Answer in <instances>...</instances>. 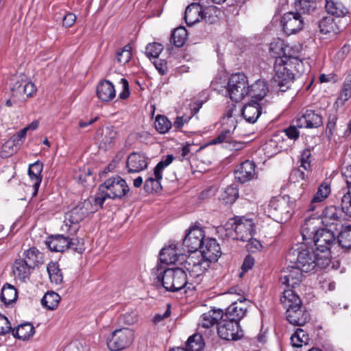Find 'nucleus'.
<instances>
[{
    "instance_id": "obj_1",
    "label": "nucleus",
    "mask_w": 351,
    "mask_h": 351,
    "mask_svg": "<svg viewBox=\"0 0 351 351\" xmlns=\"http://www.w3.org/2000/svg\"><path fill=\"white\" fill-rule=\"evenodd\" d=\"M152 274L157 279V282L162 283L163 287L168 291L176 292L182 289L195 288L188 281L187 274L183 268L165 269L161 264H158L152 269Z\"/></svg>"
},
{
    "instance_id": "obj_2",
    "label": "nucleus",
    "mask_w": 351,
    "mask_h": 351,
    "mask_svg": "<svg viewBox=\"0 0 351 351\" xmlns=\"http://www.w3.org/2000/svg\"><path fill=\"white\" fill-rule=\"evenodd\" d=\"M322 255L306 243H300L292 247L287 256V261L298 266L305 273L313 270L317 266L320 268L326 267L327 265L319 264Z\"/></svg>"
},
{
    "instance_id": "obj_3",
    "label": "nucleus",
    "mask_w": 351,
    "mask_h": 351,
    "mask_svg": "<svg viewBox=\"0 0 351 351\" xmlns=\"http://www.w3.org/2000/svg\"><path fill=\"white\" fill-rule=\"evenodd\" d=\"M99 193L94 197V202L101 208L106 199L121 200L129 193L130 188L126 181L121 176H116L106 180L99 188Z\"/></svg>"
},
{
    "instance_id": "obj_4",
    "label": "nucleus",
    "mask_w": 351,
    "mask_h": 351,
    "mask_svg": "<svg viewBox=\"0 0 351 351\" xmlns=\"http://www.w3.org/2000/svg\"><path fill=\"white\" fill-rule=\"evenodd\" d=\"M101 206L94 202V198H89L78 203L64 216V226L66 231L75 232L77 225L90 214L97 211Z\"/></svg>"
},
{
    "instance_id": "obj_5",
    "label": "nucleus",
    "mask_w": 351,
    "mask_h": 351,
    "mask_svg": "<svg viewBox=\"0 0 351 351\" xmlns=\"http://www.w3.org/2000/svg\"><path fill=\"white\" fill-rule=\"evenodd\" d=\"M316 251L322 253L319 264L328 265L330 262V247L335 243V234L331 229L322 228L316 231L313 239Z\"/></svg>"
},
{
    "instance_id": "obj_6",
    "label": "nucleus",
    "mask_w": 351,
    "mask_h": 351,
    "mask_svg": "<svg viewBox=\"0 0 351 351\" xmlns=\"http://www.w3.org/2000/svg\"><path fill=\"white\" fill-rule=\"evenodd\" d=\"M247 77L243 73H235L230 76L227 84L230 99L235 102L243 100L249 94Z\"/></svg>"
},
{
    "instance_id": "obj_7",
    "label": "nucleus",
    "mask_w": 351,
    "mask_h": 351,
    "mask_svg": "<svg viewBox=\"0 0 351 351\" xmlns=\"http://www.w3.org/2000/svg\"><path fill=\"white\" fill-rule=\"evenodd\" d=\"M135 337L134 331L129 328L117 329L112 332L108 341L111 351H119L130 347Z\"/></svg>"
},
{
    "instance_id": "obj_8",
    "label": "nucleus",
    "mask_w": 351,
    "mask_h": 351,
    "mask_svg": "<svg viewBox=\"0 0 351 351\" xmlns=\"http://www.w3.org/2000/svg\"><path fill=\"white\" fill-rule=\"evenodd\" d=\"M269 213L281 222L289 219L293 212V204L285 197L273 199L268 206Z\"/></svg>"
},
{
    "instance_id": "obj_9",
    "label": "nucleus",
    "mask_w": 351,
    "mask_h": 351,
    "mask_svg": "<svg viewBox=\"0 0 351 351\" xmlns=\"http://www.w3.org/2000/svg\"><path fill=\"white\" fill-rule=\"evenodd\" d=\"M208 5L207 3H202L201 0H199V2L192 3L189 5L184 12V19L186 24L189 26L193 25L200 21L203 18H205L206 21L213 23V21H210V17L207 19L206 14L208 12H206L205 10L216 11V7H210L208 8Z\"/></svg>"
},
{
    "instance_id": "obj_10",
    "label": "nucleus",
    "mask_w": 351,
    "mask_h": 351,
    "mask_svg": "<svg viewBox=\"0 0 351 351\" xmlns=\"http://www.w3.org/2000/svg\"><path fill=\"white\" fill-rule=\"evenodd\" d=\"M218 335L226 341H237L243 337L239 323L226 317L221 319L217 327Z\"/></svg>"
},
{
    "instance_id": "obj_11",
    "label": "nucleus",
    "mask_w": 351,
    "mask_h": 351,
    "mask_svg": "<svg viewBox=\"0 0 351 351\" xmlns=\"http://www.w3.org/2000/svg\"><path fill=\"white\" fill-rule=\"evenodd\" d=\"M184 261V268L192 278H199L210 266L199 253L191 254Z\"/></svg>"
},
{
    "instance_id": "obj_12",
    "label": "nucleus",
    "mask_w": 351,
    "mask_h": 351,
    "mask_svg": "<svg viewBox=\"0 0 351 351\" xmlns=\"http://www.w3.org/2000/svg\"><path fill=\"white\" fill-rule=\"evenodd\" d=\"M290 64L285 63L282 60L276 61L274 65V82L282 92L286 91L291 86L293 80V74L289 68Z\"/></svg>"
},
{
    "instance_id": "obj_13",
    "label": "nucleus",
    "mask_w": 351,
    "mask_h": 351,
    "mask_svg": "<svg viewBox=\"0 0 351 351\" xmlns=\"http://www.w3.org/2000/svg\"><path fill=\"white\" fill-rule=\"evenodd\" d=\"M204 231L199 227H192L183 240V245L188 252H199L205 239Z\"/></svg>"
},
{
    "instance_id": "obj_14",
    "label": "nucleus",
    "mask_w": 351,
    "mask_h": 351,
    "mask_svg": "<svg viewBox=\"0 0 351 351\" xmlns=\"http://www.w3.org/2000/svg\"><path fill=\"white\" fill-rule=\"evenodd\" d=\"M237 300L233 301L232 304L227 308L225 314L223 313V317L231 320L239 321L245 316L250 301L239 295Z\"/></svg>"
},
{
    "instance_id": "obj_15",
    "label": "nucleus",
    "mask_w": 351,
    "mask_h": 351,
    "mask_svg": "<svg viewBox=\"0 0 351 351\" xmlns=\"http://www.w3.org/2000/svg\"><path fill=\"white\" fill-rule=\"evenodd\" d=\"M234 239L241 241H248L254 232V223L251 219L240 217L234 222Z\"/></svg>"
},
{
    "instance_id": "obj_16",
    "label": "nucleus",
    "mask_w": 351,
    "mask_h": 351,
    "mask_svg": "<svg viewBox=\"0 0 351 351\" xmlns=\"http://www.w3.org/2000/svg\"><path fill=\"white\" fill-rule=\"evenodd\" d=\"M45 244L53 252H64L69 248L75 250L77 245L74 240L62 234L49 237Z\"/></svg>"
},
{
    "instance_id": "obj_17",
    "label": "nucleus",
    "mask_w": 351,
    "mask_h": 351,
    "mask_svg": "<svg viewBox=\"0 0 351 351\" xmlns=\"http://www.w3.org/2000/svg\"><path fill=\"white\" fill-rule=\"evenodd\" d=\"M284 32L291 35L300 31L304 25V20L299 13H285L281 21Z\"/></svg>"
},
{
    "instance_id": "obj_18",
    "label": "nucleus",
    "mask_w": 351,
    "mask_h": 351,
    "mask_svg": "<svg viewBox=\"0 0 351 351\" xmlns=\"http://www.w3.org/2000/svg\"><path fill=\"white\" fill-rule=\"evenodd\" d=\"M198 253L200 254L204 260H207L208 263L216 262L221 254L219 243L216 239L212 238L204 239Z\"/></svg>"
},
{
    "instance_id": "obj_19",
    "label": "nucleus",
    "mask_w": 351,
    "mask_h": 351,
    "mask_svg": "<svg viewBox=\"0 0 351 351\" xmlns=\"http://www.w3.org/2000/svg\"><path fill=\"white\" fill-rule=\"evenodd\" d=\"M302 272L304 271L298 266L292 264L282 271L280 280L282 284L295 288L302 282Z\"/></svg>"
},
{
    "instance_id": "obj_20",
    "label": "nucleus",
    "mask_w": 351,
    "mask_h": 351,
    "mask_svg": "<svg viewBox=\"0 0 351 351\" xmlns=\"http://www.w3.org/2000/svg\"><path fill=\"white\" fill-rule=\"evenodd\" d=\"M116 137L117 132L112 127H105L97 130L95 138L100 149L108 150L114 146Z\"/></svg>"
},
{
    "instance_id": "obj_21",
    "label": "nucleus",
    "mask_w": 351,
    "mask_h": 351,
    "mask_svg": "<svg viewBox=\"0 0 351 351\" xmlns=\"http://www.w3.org/2000/svg\"><path fill=\"white\" fill-rule=\"evenodd\" d=\"M148 165V158L143 153L132 152L126 161V169L128 173H138L145 169Z\"/></svg>"
},
{
    "instance_id": "obj_22",
    "label": "nucleus",
    "mask_w": 351,
    "mask_h": 351,
    "mask_svg": "<svg viewBox=\"0 0 351 351\" xmlns=\"http://www.w3.org/2000/svg\"><path fill=\"white\" fill-rule=\"evenodd\" d=\"M184 255L178 252L176 245H170L167 247L162 249L160 253V260L162 263L167 265L180 263L184 261Z\"/></svg>"
},
{
    "instance_id": "obj_23",
    "label": "nucleus",
    "mask_w": 351,
    "mask_h": 351,
    "mask_svg": "<svg viewBox=\"0 0 351 351\" xmlns=\"http://www.w3.org/2000/svg\"><path fill=\"white\" fill-rule=\"evenodd\" d=\"M256 165L253 161L247 160L234 171L235 178L241 183L247 182L255 176Z\"/></svg>"
},
{
    "instance_id": "obj_24",
    "label": "nucleus",
    "mask_w": 351,
    "mask_h": 351,
    "mask_svg": "<svg viewBox=\"0 0 351 351\" xmlns=\"http://www.w3.org/2000/svg\"><path fill=\"white\" fill-rule=\"evenodd\" d=\"M342 176L349 190L341 198V210L346 215L351 217V166H348L343 170Z\"/></svg>"
},
{
    "instance_id": "obj_25",
    "label": "nucleus",
    "mask_w": 351,
    "mask_h": 351,
    "mask_svg": "<svg viewBox=\"0 0 351 351\" xmlns=\"http://www.w3.org/2000/svg\"><path fill=\"white\" fill-rule=\"evenodd\" d=\"M236 120L232 117H228L226 123H223L222 130L220 134L212 141L213 144H218L223 142H229L231 134L236 128Z\"/></svg>"
},
{
    "instance_id": "obj_26",
    "label": "nucleus",
    "mask_w": 351,
    "mask_h": 351,
    "mask_svg": "<svg viewBox=\"0 0 351 351\" xmlns=\"http://www.w3.org/2000/svg\"><path fill=\"white\" fill-rule=\"evenodd\" d=\"M287 321L294 326H303L309 319V314L300 305L286 311Z\"/></svg>"
},
{
    "instance_id": "obj_27",
    "label": "nucleus",
    "mask_w": 351,
    "mask_h": 351,
    "mask_svg": "<svg viewBox=\"0 0 351 351\" xmlns=\"http://www.w3.org/2000/svg\"><path fill=\"white\" fill-rule=\"evenodd\" d=\"M36 88L31 82L16 81L11 87V91L14 97H31L36 93Z\"/></svg>"
},
{
    "instance_id": "obj_28",
    "label": "nucleus",
    "mask_w": 351,
    "mask_h": 351,
    "mask_svg": "<svg viewBox=\"0 0 351 351\" xmlns=\"http://www.w3.org/2000/svg\"><path fill=\"white\" fill-rule=\"evenodd\" d=\"M31 268L24 260H16L12 267L14 278L21 282H27L29 280Z\"/></svg>"
},
{
    "instance_id": "obj_29",
    "label": "nucleus",
    "mask_w": 351,
    "mask_h": 351,
    "mask_svg": "<svg viewBox=\"0 0 351 351\" xmlns=\"http://www.w3.org/2000/svg\"><path fill=\"white\" fill-rule=\"evenodd\" d=\"M249 94L252 99V101H259L262 100L269 91V87L266 82L263 80H258L254 84L249 85Z\"/></svg>"
},
{
    "instance_id": "obj_30",
    "label": "nucleus",
    "mask_w": 351,
    "mask_h": 351,
    "mask_svg": "<svg viewBox=\"0 0 351 351\" xmlns=\"http://www.w3.org/2000/svg\"><path fill=\"white\" fill-rule=\"evenodd\" d=\"M43 169V165L40 161H36L29 165L28 169V175L32 182L34 192L33 196L38 193L40 183L42 182L41 173Z\"/></svg>"
},
{
    "instance_id": "obj_31",
    "label": "nucleus",
    "mask_w": 351,
    "mask_h": 351,
    "mask_svg": "<svg viewBox=\"0 0 351 351\" xmlns=\"http://www.w3.org/2000/svg\"><path fill=\"white\" fill-rule=\"evenodd\" d=\"M223 317L221 309H213L202 315L198 323L199 328H209Z\"/></svg>"
},
{
    "instance_id": "obj_32",
    "label": "nucleus",
    "mask_w": 351,
    "mask_h": 351,
    "mask_svg": "<svg viewBox=\"0 0 351 351\" xmlns=\"http://www.w3.org/2000/svg\"><path fill=\"white\" fill-rule=\"evenodd\" d=\"M97 95L103 101H110L116 95L114 85L108 80H103L99 83L97 87Z\"/></svg>"
},
{
    "instance_id": "obj_33",
    "label": "nucleus",
    "mask_w": 351,
    "mask_h": 351,
    "mask_svg": "<svg viewBox=\"0 0 351 351\" xmlns=\"http://www.w3.org/2000/svg\"><path fill=\"white\" fill-rule=\"evenodd\" d=\"M341 211L335 206L326 207L321 215V221L326 226H338Z\"/></svg>"
},
{
    "instance_id": "obj_34",
    "label": "nucleus",
    "mask_w": 351,
    "mask_h": 351,
    "mask_svg": "<svg viewBox=\"0 0 351 351\" xmlns=\"http://www.w3.org/2000/svg\"><path fill=\"white\" fill-rule=\"evenodd\" d=\"M319 223V219L317 218L306 219L301 226V234L303 240H313L316 233L317 226Z\"/></svg>"
},
{
    "instance_id": "obj_35",
    "label": "nucleus",
    "mask_w": 351,
    "mask_h": 351,
    "mask_svg": "<svg viewBox=\"0 0 351 351\" xmlns=\"http://www.w3.org/2000/svg\"><path fill=\"white\" fill-rule=\"evenodd\" d=\"M261 114L260 105L256 101H252L244 106L242 110L243 118L249 123H255Z\"/></svg>"
},
{
    "instance_id": "obj_36",
    "label": "nucleus",
    "mask_w": 351,
    "mask_h": 351,
    "mask_svg": "<svg viewBox=\"0 0 351 351\" xmlns=\"http://www.w3.org/2000/svg\"><path fill=\"white\" fill-rule=\"evenodd\" d=\"M280 302L286 311L290 308H295L302 305L300 297L291 289L284 291L280 298Z\"/></svg>"
},
{
    "instance_id": "obj_37",
    "label": "nucleus",
    "mask_w": 351,
    "mask_h": 351,
    "mask_svg": "<svg viewBox=\"0 0 351 351\" xmlns=\"http://www.w3.org/2000/svg\"><path fill=\"white\" fill-rule=\"evenodd\" d=\"M326 12L337 17L343 16L348 13L347 8L340 0H326Z\"/></svg>"
},
{
    "instance_id": "obj_38",
    "label": "nucleus",
    "mask_w": 351,
    "mask_h": 351,
    "mask_svg": "<svg viewBox=\"0 0 351 351\" xmlns=\"http://www.w3.org/2000/svg\"><path fill=\"white\" fill-rule=\"evenodd\" d=\"M17 298V291L11 285L6 283L1 289L0 299L5 306H9L15 302Z\"/></svg>"
},
{
    "instance_id": "obj_39",
    "label": "nucleus",
    "mask_w": 351,
    "mask_h": 351,
    "mask_svg": "<svg viewBox=\"0 0 351 351\" xmlns=\"http://www.w3.org/2000/svg\"><path fill=\"white\" fill-rule=\"evenodd\" d=\"M34 332V328L30 323L21 324L12 330L13 336L22 340L28 339Z\"/></svg>"
},
{
    "instance_id": "obj_40",
    "label": "nucleus",
    "mask_w": 351,
    "mask_h": 351,
    "mask_svg": "<svg viewBox=\"0 0 351 351\" xmlns=\"http://www.w3.org/2000/svg\"><path fill=\"white\" fill-rule=\"evenodd\" d=\"M330 193V186L328 184H322L317 192L314 194L310 204V209L313 210L315 208V204L325 200Z\"/></svg>"
},
{
    "instance_id": "obj_41",
    "label": "nucleus",
    "mask_w": 351,
    "mask_h": 351,
    "mask_svg": "<svg viewBox=\"0 0 351 351\" xmlns=\"http://www.w3.org/2000/svg\"><path fill=\"white\" fill-rule=\"evenodd\" d=\"M24 260L27 264L34 268L43 262L42 254L35 247H30L24 252Z\"/></svg>"
},
{
    "instance_id": "obj_42",
    "label": "nucleus",
    "mask_w": 351,
    "mask_h": 351,
    "mask_svg": "<svg viewBox=\"0 0 351 351\" xmlns=\"http://www.w3.org/2000/svg\"><path fill=\"white\" fill-rule=\"evenodd\" d=\"M239 197V191L234 185L227 186L221 193L219 199L223 204H233Z\"/></svg>"
},
{
    "instance_id": "obj_43",
    "label": "nucleus",
    "mask_w": 351,
    "mask_h": 351,
    "mask_svg": "<svg viewBox=\"0 0 351 351\" xmlns=\"http://www.w3.org/2000/svg\"><path fill=\"white\" fill-rule=\"evenodd\" d=\"M204 346L202 336L196 333L189 337L186 341V351H202Z\"/></svg>"
},
{
    "instance_id": "obj_44",
    "label": "nucleus",
    "mask_w": 351,
    "mask_h": 351,
    "mask_svg": "<svg viewBox=\"0 0 351 351\" xmlns=\"http://www.w3.org/2000/svg\"><path fill=\"white\" fill-rule=\"evenodd\" d=\"M47 269L51 282L56 285H60L62 282L63 276L57 263L50 262Z\"/></svg>"
},
{
    "instance_id": "obj_45",
    "label": "nucleus",
    "mask_w": 351,
    "mask_h": 351,
    "mask_svg": "<svg viewBox=\"0 0 351 351\" xmlns=\"http://www.w3.org/2000/svg\"><path fill=\"white\" fill-rule=\"evenodd\" d=\"M187 39V31L184 27H180L174 29L171 42L177 47H182Z\"/></svg>"
},
{
    "instance_id": "obj_46",
    "label": "nucleus",
    "mask_w": 351,
    "mask_h": 351,
    "mask_svg": "<svg viewBox=\"0 0 351 351\" xmlns=\"http://www.w3.org/2000/svg\"><path fill=\"white\" fill-rule=\"evenodd\" d=\"M60 295L53 292H47L43 298L41 300V303L43 306L49 309L53 310L57 308L59 302H60Z\"/></svg>"
},
{
    "instance_id": "obj_47",
    "label": "nucleus",
    "mask_w": 351,
    "mask_h": 351,
    "mask_svg": "<svg viewBox=\"0 0 351 351\" xmlns=\"http://www.w3.org/2000/svg\"><path fill=\"white\" fill-rule=\"evenodd\" d=\"M132 46L128 44L123 48L117 49L115 54V60L121 65L128 63L132 58Z\"/></svg>"
},
{
    "instance_id": "obj_48",
    "label": "nucleus",
    "mask_w": 351,
    "mask_h": 351,
    "mask_svg": "<svg viewBox=\"0 0 351 351\" xmlns=\"http://www.w3.org/2000/svg\"><path fill=\"white\" fill-rule=\"evenodd\" d=\"M162 178V174L160 173V177H158L154 171L153 176L148 178L144 184L145 191L148 193L157 192L162 189L160 180Z\"/></svg>"
},
{
    "instance_id": "obj_49",
    "label": "nucleus",
    "mask_w": 351,
    "mask_h": 351,
    "mask_svg": "<svg viewBox=\"0 0 351 351\" xmlns=\"http://www.w3.org/2000/svg\"><path fill=\"white\" fill-rule=\"evenodd\" d=\"M156 130L160 134L167 133L172 126L171 122L165 116L158 115L154 122Z\"/></svg>"
},
{
    "instance_id": "obj_50",
    "label": "nucleus",
    "mask_w": 351,
    "mask_h": 351,
    "mask_svg": "<svg viewBox=\"0 0 351 351\" xmlns=\"http://www.w3.org/2000/svg\"><path fill=\"white\" fill-rule=\"evenodd\" d=\"M338 243L343 248H351V227L346 226L338 235Z\"/></svg>"
},
{
    "instance_id": "obj_51",
    "label": "nucleus",
    "mask_w": 351,
    "mask_h": 351,
    "mask_svg": "<svg viewBox=\"0 0 351 351\" xmlns=\"http://www.w3.org/2000/svg\"><path fill=\"white\" fill-rule=\"evenodd\" d=\"M315 0H296L295 6L297 10L301 13L307 14L315 8Z\"/></svg>"
},
{
    "instance_id": "obj_52",
    "label": "nucleus",
    "mask_w": 351,
    "mask_h": 351,
    "mask_svg": "<svg viewBox=\"0 0 351 351\" xmlns=\"http://www.w3.org/2000/svg\"><path fill=\"white\" fill-rule=\"evenodd\" d=\"M304 114L307 119L308 128H317L322 124V117L314 111L307 110Z\"/></svg>"
},
{
    "instance_id": "obj_53",
    "label": "nucleus",
    "mask_w": 351,
    "mask_h": 351,
    "mask_svg": "<svg viewBox=\"0 0 351 351\" xmlns=\"http://www.w3.org/2000/svg\"><path fill=\"white\" fill-rule=\"evenodd\" d=\"M335 26L334 20L330 17L323 18L319 23V31L324 34L335 32Z\"/></svg>"
},
{
    "instance_id": "obj_54",
    "label": "nucleus",
    "mask_w": 351,
    "mask_h": 351,
    "mask_svg": "<svg viewBox=\"0 0 351 351\" xmlns=\"http://www.w3.org/2000/svg\"><path fill=\"white\" fill-rule=\"evenodd\" d=\"M308 340V335L300 328H298L291 337V341L294 347H300L302 343H306Z\"/></svg>"
},
{
    "instance_id": "obj_55",
    "label": "nucleus",
    "mask_w": 351,
    "mask_h": 351,
    "mask_svg": "<svg viewBox=\"0 0 351 351\" xmlns=\"http://www.w3.org/2000/svg\"><path fill=\"white\" fill-rule=\"evenodd\" d=\"M351 97V76L346 77L343 84L341 91L339 94L338 99L341 101V104L345 103Z\"/></svg>"
},
{
    "instance_id": "obj_56",
    "label": "nucleus",
    "mask_w": 351,
    "mask_h": 351,
    "mask_svg": "<svg viewBox=\"0 0 351 351\" xmlns=\"http://www.w3.org/2000/svg\"><path fill=\"white\" fill-rule=\"evenodd\" d=\"M163 50V46L158 43H149L145 49L146 56L151 58H157Z\"/></svg>"
},
{
    "instance_id": "obj_57",
    "label": "nucleus",
    "mask_w": 351,
    "mask_h": 351,
    "mask_svg": "<svg viewBox=\"0 0 351 351\" xmlns=\"http://www.w3.org/2000/svg\"><path fill=\"white\" fill-rule=\"evenodd\" d=\"M18 148L19 147L10 138L3 145L1 155L2 157H7L16 152Z\"/></svg>"
},
{
    "instance_id": "obj_58",
    "label": "nucleus",
    "mask_w": 351,
    "mask_h": 351,
    "mask_svg": "<svg viewBox=\"0 0 351 351\" xmlns=\"http://www.w3.org/2000/svg\"><path fill=\"white\" fill-rule=\"evenodd\" d=\"M173 160V157L172 155H168L165 160L159 162L157 165L155 167V174L158 177H160V173H162V170L169 165Z\"/></svg>"
},
{
    "instance_id": "obj_59",
    "label": "nucleus",
    "mask_w": 351,
    "mask_h": 351,
    "mask_svg": "<svg viewBox=\"0 0 351 351\" xmlns=\"http://www.w3.org/2000/svg\"><path fill=\"white\" fill-rule=\"evenodd\" d=\"M311 153L309 149H305L301 154L300 157V167L303 168L304 170H308L310 169L311 163L309 158H311Z\"/></svg>"
},
{
    "instance_id": "obj_60",
    "label": "nucleus",
    "mask_w": 351,
    "mask_h": 351,
    "mask_svg": "<svg viewBox=\"0 0 351 351\" xmlns=\"http://www.w3.org/2000/svg\"><path fill=\"white\" fill-rule=\"evenodd\" d=\"M11 324L8 318L0 313V335H4L11 331Z\"/></svg>"
},
{
    "instance_id": "obj_61",
    "label": "nucleus",
    "mask_w": 351,
    "mask_h": 351,
    "mask_svg": "<svg viewBox=\"0 0 351 351\" xmlns=\"http://www.w3.org/2000/svg\"><path fill=\"white\" fill-rule=\"evenodd\" d=\"M120 84L121 85V90L119 94V97L121 99H126L130 95L128 82L126 79L121 78Z\"/></svg>"
},
{
    "instance_id": "obj_62",
    "label": "nucleus",
    "mask_w": 351,
    "mask_h": 351,
    "mask_svg": "<svg viewBox=\"0 0 351 351\" xmlns=\"http://www.w3.org/2000/svg\"><path fill=\"white\" fill-rule=\"evenodd\" d=\"M248 243L246 245L247 250L251 252H256L259 251L262 248V245L261 242L255 239L251 238L247 241Z\"/></svg>"
},
{
    "instance_id": "obj_63",
    "label": "nucleus",
    "mask_w": 351,
    "mask_h": 351,
    "mask_svg": "<svg viewBox=\"0 0 351 351\" xmlns=\"http://www.w3.org/2000/svg\"><path fill=\"white\" fill-rule=\"evenodd\" d=\"M26 132L22 129L19 132L13 135L10 139L18 146L19 147L22 143L23 142L25 136H26Z\"/></svg>"
},
{
    "instance_id": "obj_64",
    "label": "nucleus",
    "mask_w": 351,
    "mask_h": 351,
    "mask_svg": "<svg viewBox=\"0 0 351 351\" xmlns=\"http://www.w3.org/2000/svg\"><path fill=\"white\" fill-rule=\"evenodd\" d=\"M285 132L289 138L293 140L298 139L300 135L298 128L295 125H290L285 129Z\"/></svg>"
}]
</instances>
